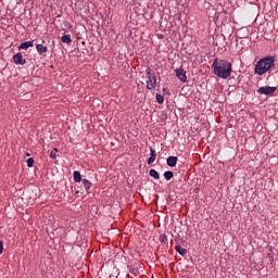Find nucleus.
<instances>
[{
    "label": "nucleus",
    "instance_id": "nucleus-1",
    "mask_svg": "<svg viewBox=\"0 0 278 278\" xmlns=\"http://www.w3.org/2000/svg\"><path fill=\"white\" fill-rule=\"evenodd\" d=\"M212 67L214 68V75L219 77V79H227L231 77L232 66L229 61L215 59Z\"/></svg>",
    "mask_w": 278,
    "mask_h": 278
},
{
    "label": "nucleus",
    "instance_id": "nucleus-2",
    "mask_svg": "<svg viewBox=\"0 0 278 278\" xmlns=\"http://www.w3.org/2000/svg\"><path fill=\"white\" fill-rule=\"evenodd\" d=\"M273 66H275V59L273 56L261 59L254 67V73L256 75H265Z\"/></svg>",
    "mask_w": 278,
    "mask_h": 278
},
{
    "label": "nucleus",
    "instance_id": "nucleus-3",
    "mask_svg": "<svg viewBox=\"0 0 278 278\" xmlns=\"http://www.w3.org/2000/svg\"><path fill=\"white\" fill-rule=\"evenodd\" d=\"M146 75H147V89L148 90H155V88L157 87V78L155 77V75H153L151 73V68H147L146 71Z\"/></svg>",
    "mask_w": 278,
    "mask_h": 278
},
{
    "label": "nucleus",
    "instance_id": "nucleus-4",
    "mask_svg": "<svg viewBox=\"0 0 278 278\" xmlns=\"http://www.w3.org/2000/svg\"><path fill=\"white\" fill-rule=\"evenodd\" d=\"M277 87L264 86L257 89L258 94H265L266 97L275 94Z\"/></svg>",
    "mask_w": 278,
    "mask_h": 278
},
{
    "label": "nucleus",
    "instance_id": "nucleus-5",
    "mask_svg": "<svg viewBox=\"0 0 278 278\" xmlns=\"http://www.w3.org/2000/svg\"><path fill=\"white\" fill-rule=\"evenodd\" d=\"M13 62L14 64H17L20 66H25L27 64V60L23 58V53L17 52L16 54L13 55Z\"/></svg>",
    "mask_w": 278,
    "mask_h": 278
},
{
    "label": "nucleus",
    "instance_id": "nucleus-6",
    "mask_svg": "<svg viewBox=\"0 0 278 278\" xmlns=\"http://www.w3.org/2000/svg\"><path fill=\"white\" fill-rule=\"evenodd\" d=\"M175 73L176 77H178V79H180L184 84L188 81V76H186V71L184 68H176Z\"/></svg>",
    "mask_w": 278,
    "mask_h": 278
},
{
    "label": "nucleus",
    "instance_id": "nucleus-7",
    "mask_svg": "<svg viewBox=\"0 0 278 278\" xmlns=\"http://www.w3.org/2000/svg\"><path fill=\"white\" fill-rule=\"evenodd\" d=\"M156 157H157V153L155 152V149L150 148V157L147 161L148 164L149 165L153 164V162H155Z\"/></svg>",
    "mask_w": 278,
    "mask_h": 278
},
{
    "label": "nucleus",
    "instance_id": "nucleus-8",
    "mask_svg": "<svg viewBox=\"0 0 278 278\" xmlns=\"http://www.w3.org/2000/svg\"><path fill=\"white\" fill-rule=\"evenodd\" d=\"M177 156L167 157V166H170V168H175V166H177Z\"/></svg>",
    "mask_w": 278,
    "mask_h": 278
},
{
    "label": "nucleus",
    "instance_id": "nucleus-9",
    "mask_svg": "<svg viewBox=\"0 0 278 278\" xmlns=\"http://www.w3.org/2000/svg\"><path fill=\"white\" fill-rule=\"evenodd\" d=\"M36 49L39 55H42V53H47V51H49V48H47V46H43L42 43H38L36 46Z\"/></svg>",
    "mask_w": 278,
    "mask_h": 278
},
{
    "label": "nucleus",
    "instance_id": "nucleus-10",
    "mask_svg": "<svg viewBox=\"0 0 278 278\" xmlns=\"http://www.w3.org/2000/svg\"><path fill=\"white\" fill-rule=\"evenodd\" d=\"M29 47H34V40L30 41H26V42H22L18 47V49H24L25 51H27V49H29Z\"/></svg>",
    "mask_w": 278,
    "mask_h": 278
},
{
    "label": "nucleus",
    "instance_id": "nucleus-11",
    "mask_svg": "<svg viewBox=\"0 0 278 278\" xmlns=\"http://www.w3.org/2000/svg\"><path fill=\"white\" fill-rule=\"evenodd\" d=\"M175 249L182 257L188 253V250L184 249L181 245H175Z\"/></svg>",
    "mask_w": 278,
    "mask_h": 278
},
{
    "label": "nucleus",
    "instance_id": "nucleus-12",
    "mask_svg": "<svg viewBox=\"0 0 278 278\" xmlns=\"http://www.w3.org/2000/svg\"><path fill=\"white\" fill-rule=\"evenodd\" d=\"M73 175H74V181L76 184L84 181V179H81V173H79L78 170H75Z\"/></svg>",
    "mask_w": 278,
    "mask_h": 278
},
{
    "label": "nucleus",
    "instance_id": "nucleus-13",
    "mask_svg": "<svg viewBox=\"0 0 278 278\" xmlns=\"http://www.w3.org/2000/svg\"><path fill=\"white\" fill-rule=\"evenodd\" d=\"M129 273H130V275H134V277H138V275H140V270L136 266H130Z\"/></svg>",
    "mask_w": 278,
    "mask_h": 278
},
{
    "label": "nucleus",
    "instance_id": "nucleus-14",
    "mask_svg": "<svg viewBox=\"0 0 278 278\" xmlns=\"http://www.w3.org/2000/svg\"><path fill=\"white\" fill-rule=\"evenodd\" d=\"M61 41L65 45H71V42H73V39H71V35H64L61 37Z\"/></svg>",
    "mask_w": 278,
    "mask_h": 278
},
{
    "label": "nucleus",
    "instance_id": "nucleus-15",
    "mask_svg": "<svg viewBox=\"0 0 278 278\" xmlns=\"http://www.w3.org/2000/svg\"><path fill=\"white\" fill-rule=\"evenodd\" d=\"M83 185H84V188L85 190H90V188H92V182H90L88 179H83L81 180Z\"/></svg>",
    "mask_w": 278,
    "mask_h": 278
},
{
    "label": "nucleus",
    "instance_id": "nucleus-16",
    "mask_svg": "<svg viewBox=\"0 0 278 278\" xmlns=\"http://www.w3.org/2000/svg\"><path fill=\"white\" fill-rule=\"evenodd\" d=\"M149 175L150 177H153V179H160V173L155 169H150Z\"/></svg>",
    "mask_w": 278,
    "mask_h": 278
},
{
    "label": "nucleus",
    "instance_id": "nucleus-17",
    "mask_svg": "<svg viewBox=\"0 0 278 278\" xmlns=\"http://www.w3.org/2000/svg\"><path fill=\"white\" fill-rule=\"evenodd\" d=\"M173 177H175L173 172L167 170V172L164 173V178L166 179V181H170V179H173Z\"/></svg>",
    "mask_w": 278,
    "mask_h": 278
},
{
    "label": "nucleus",
    "instance_id": "nucleus-18",
    "mask_svg": "<svg viewBox=\"0 0 278 278\" xmlns=\"http://www.w3.org/2000/svg\"><path fill=\"white\" fill-rule=\"evenodd\" d=\"M159 240L162 244H166V242H168V237L163 233L159 237Z\"/></svg>",
    "mask_w": 278,
    "mask_h": 278
},
{
    "label": "nucleus",
    "instance_id": "nucleus-19",
    "mask_svg": "<svg viewBox=\"0 0 278 278\" xmlns=\"http://www.w3.org/2000/svg\"><path fill=\"white\" fill-rule=\"evenodd\" d=\"M156 102L162 105L164 103V96L160 94V93H156Z\"/></svg>",
    "mask_w": 278,
    "mask_h": 278
},
{
    "label": "nucleus",
    "instance_id": "nucleus-20",
    "mask_svg": "<svg viewBox=\"0 0 278 278\" xmlns=\"http://www.w3.org/2000/svg\"><path fill=\"white\" fill-rule=\"evenodd\" d=\"M176 247H181L184 244V239L181 237H176L175 238Z\"/></svg>",
    "mask_w": 278,
    "mask_h": 278
},
{
    "label": "nucleus",
    "instance_id": "nucleus-21",
    "mask_svg": "<svg viewBox=\"0 0 278 278\" xmlns=\"http://www.w3.org/2000/svg\"><path fill=\"white\" fill-rule=\"evenodd\" d=\"M58 148H54L51 152H50V157L52 160H55L58 157Z\"/></svg>",
    "mask_w": 278,
    "mask_h": 278
},
{
    "label": "nucleus",
    "instance_id": "nucleus-22",
    "mask_svg": "<svg viewBox=\"0 0 278 278\" xmlns=\"http://www.w3.org/2000/svg\"><path fill=\"white\" fill-rule=\"evenodd\" d=\"M26 162H27L28 168L34 167V157H29Z\"/></svg>",
    "mask_w": 278,
    "mask_h": 278
},
{
    "label": "nucleus",
    "instance_id": "nucleus-23",
    "mask_svg": "<svg viewBox=\"0 0 278 278\" xmlns=\"http://www.w3.org/2000/svg\"><path fill=\"white\" fill-rule=\"evenodd\" d=\"M3 253V241H0V255Z\"/></svg>",
    "mask_w": 278,
    "mask_h": 278
}]
</instances>
